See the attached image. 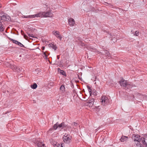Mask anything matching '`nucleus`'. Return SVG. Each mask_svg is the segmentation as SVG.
I'll list each match as a JSON object with an SVG mask.
<instances>
[{"mask_svg": "<svg viewBox=\"0 0 147 147\" xmlns=\"http://www.w3.org/2000/svg\"><path fill=\"white\" fill-rule=\"evenodd\" d=\"M98 54H102V53L101 52H100V51H98Z\"/></svg>", "mask_w": 147, "mask_h": 147, "instance_id": "42", "label": "nucleus"}, {"mask_svg": "<svg viewBox=\"0 0 147 147\" xmlns=\"http://www.w3.org/2000/svg\"><path fill=\"white\" fill-rule=\"evenodd\" d=\"M100 101L103 105H105L108 104L109 99L107 97L103 96L101 97Z\"/></svg>", "mask_w": 147, "mask_h": 147, "instance_id": "5", "label": "nucleus"}, {"mask_svg": "<svg viewBox=\"0 0 147 147\" xmlns=\"http://www.w3.org/2000/svg\"><path fill=\"white\" fill-rule=\"evenodd\" d=\"M35 146L37 147H46L45 144L43 143L42 142H36L35 143Z\"/></svg>", "mask_w": 147, "mask_h": 147, "instance_id": "10", "label": "nucleus"}, {"mask_svg": "<svg viewBox=\"0 0 147 147\" xmlns=\"http://www.w3.org/2000/svg\"><path fill=\"white\" fill-rule=\"evenodd\" d=\"M104 52L105 53V55L106 57H108L111 58V55L109 52L107 50H104Z\"/></svg>", "mask_w": 147, "mask_h": 147, "instance_id": "18", "label": "nucleus"}, {"mask_svg": "<svg viewBox=\"0 0 147 147\" xmlns=\"http://www.w3.org/2000/svg\"><path fill=\"white\" fill-rule=\"evenodd\" d=\"M100 128L99 127H98V128L97 129H96L95 130V131H96H96H97L98 130V129H99Z\"/></svg>", "mask_w": 147, "mask_h": 147, "instance_id": "43", "label": "nucleus"}, {"mask_svg": "<svg viewBox=\"0 0 147 147\" xmlns=\"http://www.w3.org/2000/svg\"><path fill=\"white\" fill-rule=\"evenodd\" d=\"M53 14L50 11L40 12L36 14V17H47L52 16Z\"/></svg>", "mask_w": 147, "mask_h": 147, "instance_id": "1", "label": "nucleus"}, {"mask_svg": "<svg viewBox=\"0 0 147 147\" xmlns=\"http://www.w3.org/2000/svg\"><path fill=\"white\" fill-rule=\"evenodd\" d=\"M65 93L66 94H62L63 96H64L65 97H68L67 96V95H68V94H67V92H64V93Z\"/></svg>", "mask_w": 147, "mask_h": 147, "instance_id": "32", "label": "nucleus"}, {"mask_svg": "<svg viewBox=\"0 0 147 147\" xmlns=\"http://www.w3.org/2000/svg\"><path fill=\"white\" fill-rule=\"evenodd\" d=\"M68 23L71 26H73L75 23L74 20L72 18H70L68 20Z\"/></svg>", "mask_w": 147, "mask_h": 147, "instance_id": "13", "label": "nucleus"}, {"mask_svg": "<svg viewBox=\"0 0 147 147\" xmlns=\"http://www.w3.org/2000/svg\"><path fill=\"white\" fill-rule=\"evenodd\" d=\"M57 59H59V55H57Z\"/></svg>", "mask_w": 147, "mask_h": 147, "instance_id": "46", "label": "nucleus"}, {"mask_svg": "<svg viewBox=\"0 0 147 147\" xmlns=\"http://www.w3.org/2000/svg\"><path fill=\"white\" fill-rule=\"evenodd\" d=\"M139 34V32L138 31H136L135 32V34H134L135 36H138Z\"/></svg>", "mask_w": 147, "mask_h": 147, "instance_id": "29", "label": "nucleus"}, {"mask_svg": "<svg viewBox=\"0 0 147 147\" xmlns=\"http://www.w3.org/2000/svg\"><path fill=\"white\" fill-rule=\"evenodd\" d=\"M76 82H79L78 81H77V80H76Z\"/></svg>", "mask_w": 147, "mask_h": 147, "instance_id": "48", "label": "nucleus"}, {"mask_svg": "<svg viewBox=\"0 0 147 147\" xmlns=\"http://www.w3.org/2000/svg\"><path fill=\"white\" fill-rule=\"evenodd\" d=\"M45 59H48V56H47H47H46L45 57Z\"/></svg>", "mask_w": 147, "mask_h": 147, "instance_id": "40", "label": "nucleus"}, {"mask_svg": "<svg viewBox=\"0 0 147 147\" xmlns=\"http://www.w3.org/2000/svg\"><path fill=\"white\" fill-rule=\"evenodd\" d=\"M27 34L28 35V36H29L30 37H34V36H33V35L32 34H30V33H27Z\"/></svg>", "mask_w": 147, "mask_h": 147, "instance_id": "31", "label": "nucleus"}, {"mask_svg": "<svg viewBox=\"0 0 147 147\" xmlns=\"http://www.w3.org/2000/svg\"><path fill=\"white\" fill-rule=\"evenodd\" d=\"M43 55H44V56H43V57H45L46 56H47L46 54V53L45 52L43 53Z\"/></svg>", "mask_w": 147, "mask_h": 147, "instance_id": "38", "label": "nucleus"}, {"mask_svg": "<svg viewBox=\"0 0 147 147\" xmlns=\"http://www.w3.org/2000/svg\"><path fill=\"white\" fill-rule=\"evenodd\" d=\"M119 84L120 86L127 88V89L132 88V85L129 84H128V83H119Z\"/></svg>", "mask_w": 147, "mask_h": 147, "instance_id": "9", "label": "nucleus"}, {"mask_svg": "<svg viewBox=\"0 0 147 147\" xmlns=\"http://www.w3.org/2000/svg\"><path fill=\"white\" fill-rule=\"evenodd\" d=\"M3 25L2 22L0 21V32L3 31L4 30V28L2 26Z\"/></svg>", "mask_w": 147, "mask_h": 147, "instance_id": "20", "label": "nucleus"}, {"mask_svg": "<svg viewBox=\"0 0 147 147\" xmlns=\"http://www.w3.org/2000/svg\"><path fill=\"white\" fill-rule=\"evenodd\" d=\"M93 94L94 95H96V91H95V92H94V93H93Z\"/></svg>", "mask_w": 147, "mask_h": 147, "instance_id": "44", "label": "nucleus"}, {"mask_svg": "<svg viewBox=\"0 0 147 147\" xmlns=\"http://www.w3.org/2000/svg\"><path fill=\"white\" fill-rule=\"evenodd\" d=\"M8 64V66L9 67L13 70L15 71H17L18 72H23L24 71L23 69L21 68L17 67L15 65L13 64H10L9 63H7Z\"/></svg>", "mask_w": 147, "mask_h": 147, "instance_id": "3", "label": "nucleus"}, {"mask_svg": "<svg viewBox=\"0 0 147 147\" xmlns=\"http://www.w3.org/2000/svg\"><path fill=\"white\" fill-rule=\"evenodd\" d=\"M4 14H5L4 13V12L1 11H0V17H1V16H3V15H4Z\"/></svg>", "mask_w": 147, "mask_h": 147, "instance_id": "30", "label": "nucleus"}, {"mask_svg": "<svg viewBox=\"0 0 147 147\" xmlns=\"http://www.w3.org/2000/svg\"><path fill=\"white\" fill-rule=\"evenodd\" d=\"M87 88H88V91L89 92V93L90 94V95H91V94H92V90H91V87L89 86H87Z\"/></svg>", "mask_w": 147, "mask_h": 147, "instance_id": "25", "label": "nucleus"}, {"mask_svg": "<svg viewBox=\"0 0 147 147\" xmlns=\"http://www.w3.org/2000/svg\"><path fill=\"white\" fill-rule=\"evenodd\" d=\"M18 45H19V46L21 47H23L25 48L24 46L21 43H20V42H18V44H17Z\"/></svg>", "mask_w": 147, "mask_h": 147, "instance_id": "28", "label": "nucleus"}, {"mask_svg": "<svg viewBox=\"0 0 147 147\" xmlns=\"http://www.w3.org/2000/svg\"><path fill=\"white\" fill-rule=\"evenodd\" d=\"M1 19L5 20L7 22L10 21L11 20V18L9 16L4 14L2 16H1Z\"/></svg>", "mask_w": 147, "mask_h": 147, "instance_id": "8", "label": "nucleus"}, {"mask_svg": "<svg viewBox=\"0 0 147 147\" xmlns=\"http://www.w3.org/2000/svg\"><path fill=\"white\" fill-rule=\"evenodd\" d=\"M53 34L58 38L60 40H61L62 36L60 34V33L59 32L55 30L53 32Z\"/></svg>", "mask_w": 147, "mask_h": 147, "instance_id": "7", "label": "nucleus"}, {"mask_svg": "<svg viewBox=\"0 0 147 147\" xmlns=\"http://www.w3.org/2000/svg\"><path fill=\"white\" fill-rule=\"evenodd\" d=\"M128 139L129 138L127 136H123L120 139V140L122 142H124V141H128Z\"/></svg>", "mask_w": 147, "mask_h": 147, "instance_id": "11", "label": "nucleus"}, {"mask_svg": "<svg viewBox=\"0 0 147 147\" xmlns=\"http://www.w3.org/2000/svg\"><path fill=\"white\" fill-rule=\"evenodd\" d=\"M24 37L25 38H26V37H27V36L26 35H24Z\"/></svg>", "mask_w": 147, "mask_h": 147, "instance_id": "45", "label": "nucleus"}, {"mask_svg": "<svg viewBox=\"0 0 147 147\" xmlns=\"http://www.w3.org/2000/svg\"><path fill=\"white\" fill-rule=\"evenodd\" d=\"M71 137L70 135L65 134L63 136V140L65 143H69L70 142Z\"/></svg>", "mask_w": 147, "mask_h": 147, "instance_id": "6", "label": "nucleus"}, {"mask_svg": "<svg viewBox=\"0 0 147 147\" xmlns=\"http://www.w3.org/2000/svg\"><path fill=\"white\" fill-rule=\"evenodd\" d=\"M9 40L12 41V42L13 43H14L16 45H17V44H18V41L16 40H14V39H12L11 38H9Z\"/></svg>", "mask_w": 147, "mask_h": 147, "instance_id": "24", "label": "nucleus"}, {"mask_svg": "<svg viewBox=\"0 0 147 147\" xmlns=\"http://www.w3.org/2000/svg\"><path fill=\"white\" fill-rule=\"evenodd\" d=\"M73 128H74V127H76L78 125V123L76 122H74L71 124Z\"/></svg>", "mask_w": 147, "mask_h": 147, "instance_id": "26", "label": "nucleus"}, {"mask_svg": "<svg viewBox=\"0 0 147 147\" xmlns=\"http://www.w3.org/2000/svg\"><path fill=\"white\" fill-rule=\"evenodd\" d=\"M105 3V5H109V4H110V3H107V2H106Z\"/></svg>", "mask_w": 147, "mask_h": 147, "instance_id": "39", "label": "nucleus"}, {"mask_svg": "<svg viewBox=\"0 0 147 147\" xmlns=\"http://www.w3.org/2000/svg\"><path fill=\"white\" fill-rule=\"evenodd\" d=\"M60 90L63 93V92H65V87L63 85H62L60 88Z\"/></svg>", "mask_w": 147, "mask_h": 147, "instance_id": "21", "label": "nucleus"}, {"mask_svg": "<svg viewBox=\"0 0 147 147\" xmlns=\"http://www.w3.org/2000/svg\"><path fill=\"white\" fill-rule=\"evenodd\" d=\"M143 145H144L145 147H147V144L145 142L143 143Z\"/></svg>", "mask_w": 147, "mask_h": 147, "instance_id": "35", "label": "nucleus"}, {"mask_svg": "<svg viewBox=\"0 0 147 147\" xmlns=\"http://www.w3.org/2000/svg\"><path fill=\"white\" fill-rule=\"evenodd\" d=\"M109 6L111 7H113V5H112L110 3L109 4Z\"/></svg>", "mask_w": 147, "mask_h": 147, "instance_id": "37", "label": "nucleus"}, {"mask_svg": "<svg viewBox=\"0 0 147 147\" xmlns=\"http://www.w3.org/2000/svg\"><path fill=\"white\" fill-rule=\"evenodd\" d=\"M112 40L113 42H115L116 41V38H114L112 39Z\"/></svg>", "mask_w": 147, "mask_h": 147, "instance_id": "34", "label": "nucleus"}, {"mask_svg": "<svg viewBox=\"0 0 147 147\" xmlns=\"http://www.w3.org/2000/svg\"><path fill=\"white\" fill-rule=\"evenodd\" d=\"M139 95L140 96V98H144V96L143 95Z\"/></svg>", "mask_w": 147, "mask_h": 147, "instance_id": "36", "label": "nucleus"}, {"mask_svg": "<svg viewBox=\"0 0 147 147\" xmlns=\"http://www.w3.org/2000/svg\"><path fill=\"white\" fill-rule=\"evenodd\" d=\"M68 127H65V128H66V129H71L72 127L71 126H69L68 125H67Z\"/></svg>", "mask_w": 147, "mask_h": 147, "instance_id": "33", "label": "nucleus"}, {"mask_svg": "<svg viewBox=\"0 0 147 147\" xmlns=\"http://www.w3.org/2000/svg\"><path fill=\"white\" fill-rule=\"evenodd\" d=\"M134 95L133 97L134 98Z\"/></svg>", "mask_w": 147, "mask_h": 147, "instance_id": "49", "label": "nucleus"}, {"mask_svg": "<svg viewBox=\"0 0 147 147\" xmlns=\"http://www.w3.org/2000/svg\"><path fill=\"white\" fill-rule=\"evenodd\" d=\"M145 142H137L136 144V147H144V146L143 145V143Z\"/></svg>", "mask_w": 147, "mask_h": 147, "instance_id": "14", "label": "nucleus"}, {"mask_svg": "<svg viewBox=\"0 0 147 147\" xmlns=\"http://www.w3.org/2000/svg\"><path fill=\"white\" fill-rule=\"evenodd\" d=\"M94 98H91L88 100V103L90 104V105L89 106H92L94 104Z\"/></svg>", "mask_w": 147, "mask_h": 147, "instance_id": "15", "label": "nucleus"}, {"mask_svg": "<svg viewBox=\"0 0 147 147\" xmlns=\"http://www.w3.org/2000/svg\"><path fill=\"white\" fill-rule=\"evenodd\" d=\"M49 47H51L52 48L55 50L57 49V47L56 46V45H55L54 44L52 43H50L49 45Z\"/></svg>", "mask_w": 147, "mask_h": 147, "instance_id": "19", "label": "nucleus"}, {"mask_svg": "<svg viewBox=\"0 0 147 147\" xmlns=\"http://www.w3.org/2000/svg\"><path fill=\"white\" fill-rule=\"evenodd\" d=\"M1 6H0V8H1Z\"/></svg>", "mask_w": 147, "mask_h": 147, "instance_id": "50", "label": "nucleus"}, {"mask_svg": "<svg viewBox=\"0 0 147 147\" xmlns=\"http://www.w3.org/2000/svg\"><path fill=\"white\" fill-rule=\"evenodd\" d=\"M22 18H34L35 17H36V14H34V15H31L29 16H24L23 15L22 16Z\"/></svg>", "mask_w": 147, "mask_h": 147, "instance_id": "12", "label": "nucleus"}, {"mask_svg": "<svg viewBox=\"0 0 147 147\" xmlns=\"http://www.w3.org/2000/svg\"><path fill=\"white\" fill-rule=\"evenodd\" d=\"M67 127H68V126L63 122H62L60 124H59V123L57 122L54 125L53 127L54 129L55 130H56L58 128L59 129L61 130Z\"/></svg>", "mask_w": 147, "mask_h": 147, "instance_id": "2", "label": "nucleus"}, {"mask_svg": "<svg viewBox=\"0 0 147 147\" xmlns=\"http://www.w3.org/2000/svg\"><path fill=\"white\" fill-rule=\"evenodd\" d=\"M21 32L22 34V35H23V33H22V32H23V33H24L23 32L22 30H21Z\"/></svg>", "mask_w": 147, "mask_h": 147, "instance_id": "47", "label": "nucleus"}, {"mask_svg": "<svg viewBox=\"0 0 147 147\" xmlns=\"http://www.w3.org/2000/svg\"><path fill=\"white\" fill-rule=\"evenodd\" d=\"M119 83H127V82L123 78H121V79L119 81Z\"/></svg>", "mask_w": 147, "mask_h": 147, "instance_id": "23", "label": "nucleus"}, {"mask_svg": "<svg viewBox=\"0 0 147 147\" xmlns=\"http://www.w3.org/2000/svg\"><path fill=\"white\" fill-rule=\"evenodd\" d=\"M133 139L134 141H137V142H145L144 138L141 137L138 135H134Z\"/></svg>", "mask_w": 147, "mask_h": 147, "instance_id": "4", "label": "nucleus"}, {"mask_svg": "<svg viewBox=\"0 0 147 147\" xmlns=\"http://www.w3.org/2000/svg\"><path fill=\"white\" fill-rule=\"evenodd\" d=\"M58 71L60 74H62L65 76H66L65 73L63 70H61L60 68H58Z\"/></svg>", "mask_w": 147, "mask_h": 147, "instance_id": "16", "label": "nucleus"}, {"mask_svg": "<svg viewBox=\"0 0 147 147\" xmlns=\"http://www.w3.org/2000/svg\"><path fill=\"white\" fill-rule=\"evenodd\" d=\"M37 85L36 83H34L33 84L30 85V87L33 89H35L37 88Z\"/></svg>", "mask_w": 147, "mask_h": 147, "instance_id": "22", "label": "nucleus"}, {"mask_svg": "<svg viewBox=\"0 0 147 147\" xmlns=\"http://www.w3.org/2000/svg\"><path fill=\"white\" fill-rule=\"evenodd\" d=\"M107 36L109 38H111L112 37V35L109 32H107Z\"/></svg>", "mask_w": 147, "mask_h": 147, "instance_id": "27", "label": "nucleus"}, {"mask_svg": "<svg viewBox=\"0 0 147 147\" xmlns=\"http://www.w3.org/2000/svg\"><path fill=\"white\" fill-rule=\"evenodd\" d=\"M88 49L89 51L93 52H95L96 50V48L90 47H88Z\"/></svg>", "mask_w": 147, "mask_h": 147, "instance_id": "17", "label": "nucleus"}, {"mask_svg": "<svg viewBox=\"0 0 147 147\" xmlns=\"http://www.w3.org/2000/svg\"><path fill=\"white\" fill-rule=\"evenodd\" d=\"M45 47H42L41 49L42 50H44L45 49Z\"/></svg>", "mask_w": 147, "mask_h": 147, "instance_id": "41", "label": "nucleus"}]
</instances>
